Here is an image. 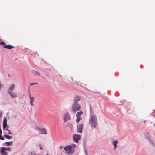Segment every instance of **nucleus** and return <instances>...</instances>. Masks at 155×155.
I'll return each mask as SVG.
<instances>
[{
	"instance_id": "nucleus-1",
	"label": "nucleus",
	"mask_w": 155,
	"mask_h": 155,
	"mask_svg": "<svg viewBox=\"0 0 155 155\" xmlns=\"http://www.w3.org/2000/svg\"><path fill=\"white\" fill-rule=\"evenodd\" d=\"M76 145L74 144H72L71 145H67L64 148V150L67 154L71 155L73 154L75 151L74 148L76 147Z\"/></svg>"
},
{
	"instance_id": "nucleus-2",
	"label": "nucleus",
	"mask_w": 155,
	"mask_h": 155,
	"mask_svg": "<svg viewBox=\"0 0 155 155\" xmlns=\"http://www.w3.org/2000/svg\"><path fill=\"white\" fill-rule=\"evenodd\" d=\"M89 123L92 128H95L96 127L97 124V119L95 115L92 114H91Z\"/></svg>"
},
{
	"instance_id": "nucleus-3",
	"label": "nucleus",
	"mask_w": 155,
	"mask_h": 155,
	"mask_svg": "<svg viewBox=\"0 0 155 155\" xmlns=\"http://www.w3.org/2000/svg\"><path fill=\"white\" fill-rule=\"evenodd\" d=\"M81 108V105L79 104L78 103L74 102L71 107L72 111L75 113L76 112L79 111Z\"/></svg>"
},
{
	"instance_id": "nucleus-4",
	"label": "nucleus",
	"mask_w": 155,
	"mask_h": 155,
	"mask_svg": "<svg viewBox=\"0 0 155 155\" xmlns=\"http://www.w3.org/2000/svg\"><path fill=\"white\" fill-rule=\"evenodd\" d=\"M70 119V116L68 113H66L64 114L63 118L64 122H66L68 120H69Z\"/></svg>"
},
{
	"instance_id": "nucleus-5",
	"label": "nucleus",
	"mask_w": 155,
	"mask_h": 155,
	"mask_svg": "<svg viewBox=\"0 0 155 155\" xmlns=\"http://www.w3.org/2000/svg\"><path fill=\"white\" fill-rule=\"evenodd\" d=\"M80 138L81 137L79 135L75 134L73 136V140L76 143H78Z\"/></svg>"
},
{
	"instance_id": "nucleus-6",
	"label": "nucleus",
	"mask_w": 155,
	"mask_h": 155,
	"mask_svg": "<svg viewBox=\"0 0 155 155\" xmlns=\"http://www.w3.org/2000/svg\"><path fill=\"white\" fill-rule=\"evenodd\" d=\"M83 127V124H79L77 126V131L78 132L81 133Z\"/></svg>"
},
{
	"instance_id": "nucleus-7",
	"label": "nucleus",
	"mask_w": 155,
	"mask_h": 155,
	"mask_svg": "<svg viewBox=\"0 0 155 155\" xmlns=\"http://www.w3.org/2000/svg\"><path fill=\"white\" fill-rule=\"evenodd\" d=\"M38 132L39 134H47L46 130L45 129H38Z\"/></svg>"
},
{
	"instance_id": "nucleus-8",
	"label": "nucleus",
	"mask_w": 155,
	"mask_h": 155,
	"mask_svg": "<svg viewBox=\"0 0 155 155\" xmlns=\"http://www.w3.org/2000/svg\"><path fill=\"white\" fill-rule=\"evenodd\" d=\"M7 119L6 117H5L4 118L3 123V127L4 129H5L7 127Z\"/></svg>"
},
{
	"instance_id": "nucleus-9",
	"label": "nucleus",
	"mask_w": 155,
	"mask_h": 155,
	"mask_svg": "<svg viewBox=\"0 0 155 155\" xmlns=\"http://www.w3.org/2000/svg\"><path fill=\"white\" fill-rule=\"evenodd\" d=\"M74 102L78 103V101L81 100V97L79 96L76 95L74 98Z\"/></svg>"
},
{
	"instance_id": "nucleus-10",
	"label": "nucleus",
	"mask_w": 155,
	"mask_h": 155,
	"mask_svg": "<svg viewBox=\"0 0 155 155\" xmlns=\"http://www.w3.org/2000/svg\"><path fill=\"white\" fill-rule=\"evenodd\" d=\"M29 97L30 99V104L31 106H33L34 104L33 103L34 101V97H31V94H29Z\"/></svg>"
},
{
	"instance_id": "nucleus-11",
	"label": "nucleus",
	"mask_w": 155,
	"mask_h": 155,
	"mask_svg": "<svg viewBox=\"0 0 155 155\" xmlns=\"http://www.w3.org/2000/svg\"><path fill=\"white\" fill-rule=\"evenodd\" d=\"M14 86V85L13 84H12L10 85V86L9 87V89L8 90V93H10V92H12V91L13 90Z\"/></svg>"
},
{
	"instance_id": "nucleus-12",
	"label": "nucleus",
	"mask_w": 155,
	"mask_h": 155,
	"mask_svg": "<svg viewBox=\"0 0 155 155\" xmlns=\"http://www.w3.org/2000/svg\"><path fill=\"white\" fill-rule=\"evenodd\" d=\"M0 150L1 155H8V153L5 150L2 149L1 147Z\"/></svg>"
},
{
	"instance_id": "nucleus-13",
	"label": "nucleus",
	"mask_w": 155,
	"mask_h": 155,
	"mask_svg": "<svg viewBox=\"0 0 155 155\" xmlns=\"http://www.w3.org/2000/svg\"><path fill=\"white\" fill-rule=\"evenodd\" d=\"M10 94L11 97L12 98H15L17 97V96L15 92H10V93H8Z\"/></svg>"
},
{
	"instance_id": "nucleus-14",
	"label": "nucleus",
	"mask_w": 155,
	"mask_h": 155,
	"mask_svg": "<svg viewBox=\"0 0 155 155\" xmlns=\"http://www.w3.org/2000/svg\"><path fill=\"white\" fill-rule=\"evenodd\" d=\"M3 47L4 48H5L7 49H12V48H13L14 47L13 46H12L10 45H4Z\"/></svg>"
},
{
	"instance_id": "nucleus-15",
	"label": "nucleus",
	"mask_w": 155,
	"mask_h": 155,
	"mask_svg": "<svg viewBox=\"0 0 155 155\" xmlns=\"http://www.w3.org/2000/svg\"><path fill=\"white\" fill-rule=\"evenodd\" d=\"M83 114V112L81 110L80 111L76 113V117H80L81 116L82 114Z\"/></svg>"
},
{
	"instance_id": "nucleus-16",
	"label": "nucleus",
	"mask_w": 155,
	"mask_h": 155,
	"mask_svg": "<svg viewBox=\"0 0 155 155\" xmlns=\"http://www.w3.org/2000/svg\"><path fill=\"white\" fill-rule=\"evenodd\" d=\"M117 143H118V141L117 140L115 141H113L112 142V143H113V145L114 146V150L116 149V147H117Z\"/></svg>"
},
{
	"instance_id": "nucleus-17",
	"label": "nucleus",
	"mask_w": 155,
	"mask_h": 155,
	"mask_svg": "<svg viewBox=\"0 0 155 155\" xmlns=\"http://www.w3.org/2000/svg\"><path fill=\"white\" fill-rule=\"evenodd\" d=\"M1 148H2V149H4V150H5V151H10V150H11V148L9 147H7V148H6L4 147H1Z\"/></svg>"
},
{
	"instance_id": "nucleus-18",
	"label": "nucleus",
	"mask_w": 155,
	"mask_h": 155,
	"mask_svg": "<svg viewBox=\"0 0 155 155\" xmlns=\"http://www.w3.org/2000/svg\"><path fill=\"white\" fill-rule=\"evenodd\" d=\"M32 72L35 75L37 76H39L40 75V74L39 73H38L35 70H33Z\"/></svg>"
},
{
	"instance_id": "nucleus-19",
	"label": "nucleus",
	"mask_w": 155,
	"mask_h": 155,
	"mask_svg": "<svg viewBox=\"0 0 155 155\" xmlns=\"http://www.w3.org/2000/svg\"><path fill=\"white\" fill-rule=\"evenodd\" d=\"M76 121L77 123H78L80 120L82 119V118L80 117H76Z\"/></svg>"
},
{
	"instance_id": "nucleus-20",
	"label": "nucleus",
	"mask_w": 155,
	"mask_h": 155,
	"mask_svg": "<svg viewBox=\"0 0 155 155\" xmlns=\"http://www.w3.org/2000/svg\"><path fill=\"white\" fill-rule=\"evenodd\" d=\"M4 136L7 139H11L12 138V137L11 136L6 135L5 134L4 135Z\"/></svg>"
},
{
	"instance_id": "nucleus-21",
	"label": "nucleus",
	"mask_w": 155,
	"mask_h": 155,
	"mask_svg": "<svg viewBox=\"0 0 155 155\" xmlns=\"http://www.w3.org/2000/svg\"><path fill=\"white\" fill-rule=\"evenodd\" d=\"M67 126L69 127L71 129L73 128V125L71 123H68L67 124Z\"/></svg>"
},
{
	"instance_id": "nucleus-22",
	"label": "nucleus",
	"mask_w": 155,
	"mask_h": 155,
	"mask_svg": "<svg viewBox=\"0 0 155 155\" xmlns=\"http://www.w3.org/2000/svg\"><path fill=\"white\" fill-rule=\"evenodd\" d=\"M12 142H5V144L8 146L11 145L12 144Z\"/></svg>"
},
{
	"instance_id": "nucleus-23",
	"label": "nucleus",
	"mask_w": 155,
	"mask_h": 155,
	"mask_svg": "<svg viewBox=\"0 0 155 155\" xmlns=\"http://www.w3.org/2000/svg\"><path fill=\"white\" fill-rule=\"evenodd\" d=\"M2 134H0V139L2 140H4V138L2 136Z\"/></svg>"
},
{
	"instance_id": "nucleus-24",
	"label": "nucleus",
	"mask_w": 155,
	"mask_h": 155,
	"mask_svg": "<svg viewBox=\"0 0 155 155\" xmlns=\"http://www.w3.org/2000/svg\"><path fill=\"white\" fill-rule=\"evenodd\" d=\"M37 84H38V83H31L30 85H37Z\"/></svg>"
},
{
	"instance_id": "nucleus-25",
	"label": "nucleus",
	"mask_w": 155,
	"mask_h": 155,
	"mask_svg": "<svg viewBox=\"0 0 155 155\" xmlns=\"http://www.w3.org/2000/svg\"><path fill=\"white\" fill-rule=\"evenodd\" d=\"M5 44H6L4 42H3V41L1 42H0V44H1V45H5Z\"/></svg>"
},
{
	"instance_id": "nucleus-26",
	"label": "nucleus",
	"mask_w": 155,
	"mask_h": 155,
	"mask_svg": "<svg viewBox=\"0 0 155 155\" xmlns=\"http://www.w3.org/2000/svg\"><path fill=\"white\" fill-rule=\"evenodd\" d=\"M36 154V153L35 152H31V155H35Z\"/></svg>"
},
{
	"instance_id": "nucleus-27",
	"label": "nucleus",
	"mask_w": 155,
	"mask_h": 155,
	"mask_svg": "<svg viewBox=\"0 0 155 155\" xmlns=\"http://www.w3.org/2000/svg\"><path fill=\"white\" fill-rule=\"evenodd\" d=\"M63 147H64L63 146V145L60 146V147H59V148H60V149L61 150V149H63Z\"/></svg>"
},
{
	"instance_id": "nucleus-28",
	"label": "nucleus",
	"mask_w": 155,
	"mask_h": 155,
	"mask_svg": "<svg viewBox=\"0 0 155 155\" xmlns=\"http://www.w3.org/2000/svg\"><path fill=\"white\" fill-rule=\"evenodd\" d=\"M39 146L40 147V149L41 150L43 149V148L42 147V146H41V145H39Z\"/></svg>"
},
{
	"instance_id": "nucleus-29",
	"label": "nucleus",
	"mask_w": 155,
	"mask_h": 155,
	"mask_svg": "<svg viewBox=\"0 0 155 155\" xmlns=\"http://www.w3.org/2000/svg\"><path fill=\"white\" fill-rule=\"evenodd\" d=\"M8 134H12V133L10 132L9 130H8Z\"/></svg>"
},
{
	"instance_id": "nucleus-30",
	"label": "nucleus",
	"mask_w": 155,
	"mask_h": 155,
	"mask_svg": "<svg viewBox=\"0 0 155 155\" xmlns=\"http://www.w3.org/2000/svg\"><path fill=\"white\" fill-rule=\"evenodd\" d=\"M93 92H94L95 93H97V91H93Z\"/></svg>"
},
{
	"instance_id": "nucleus-31",
	"label": "nucleus",
	"mask_w": 155,
	"mask_h": 155,
	"mask_svg": "<svg viewBox=\"0 0 155 155\" xmlns=\"http://www.w3.org/2000/svg\"><path fill=\"white\" fill-rule=\"evenodd\" d=\"M89 91H91V90H89Z\"/></svg>"
},
{
	"instance_id": "nucleus-32",
	"label": "nucleus",
	"mask_w": 155,
	"mask_h": 155,
	"mask_svg": "<svg viewBox=\"0 0 155 155\" xmlns=\"http://www.w3.org/2000/svg\"><path fill=\"white\" fill-rule=\"evenodd\" d=\"M0 41H1V40L0 39Z\"/></svg>"
},
{
	"instance_id": "nucleus-33",
	"label": "nucleus",
	"mask_w": 155,
	"mask_h": 155,
	"mask_svg": "<svg viewBox=\"0 0 155 155\" xmlns=\"http://www.w3.org/2000/svg\"><path fill=\"white\" fill-rule=\"evenodd\" d=\"M48 155L47 154V155Z\"/></svg>"
}]
</instances>
